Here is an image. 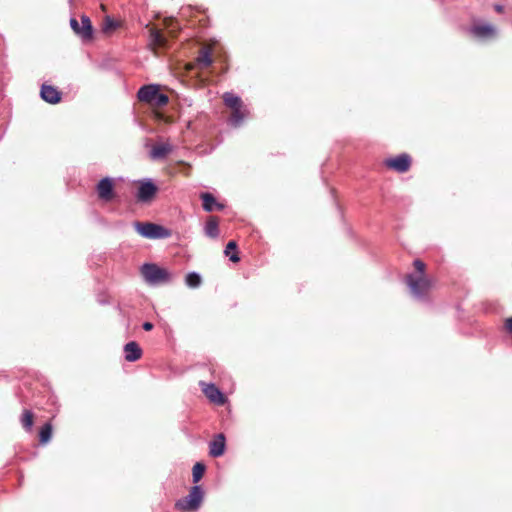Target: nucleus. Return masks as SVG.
<instances>
[{
    "instance_id": "obj_1",
    "label": "nucleus",
    "mask_w": 512,
    "mask_h": 512,
    "mask_svg": "<svg viewBox=\"0 0 512 512\" xmlns=\"http://www.w3.org/2000/svg\"><path fill=\"white\" fill-rule=\"evenodd\" d=\"M413 267L415 272L406 276V284L414 296L424 298L432 290L434 282L426 275V264L422 260L415 259Z\"/></svg>"
},
{
    "instance_id": "obj_2",
    "label": "nucleus",
    "mask_w": 512,
    "mask_h": 512,
    "mask_svg": "<svg viewBox=\"0 0 512 512\" xmlns=\"http://www.w3.org/2000/svg\"><path fill=\"white\" fill-rule=\"evenodd\" d=\"M204 498V492L200 486H193L189 494L175 503V508L182 512L196 511Z\"/></svg>"
},
{
    "instance_id": "obj_3",
    "label": "nucleus",
    "mask_w": 512,
    "mask_h": 512,
    "mask_svg": "<svg viewBox=\"0 0 512 512\" xmlns=\"http://www.w3.org/2000/svg\"><path fill=\"white\" fill-rule=\"evenodd\" d=\"M138 98L142 102H146L153 107L160 108L168 104V96L160 93L154 85H147L140 88Z\"/></svg>"
},
{
    "instance_id": "obj_4",
    "label": "nucleus",
    "mask_w": 512,
    "mask_h": 512,
    "mask_svg": "<svg viewBox=\"0 0 512 512\" xmlns=\"http://www.w3.org/2000/svg\"><path fill=\"white\" fill-rule=\"evenodd\" d=\"M141 274L150 284L166 283L171 280V274L167 269L152 263L144 264L141 267Z\"/></svg>"
},
{
    "instance_id": "obj_5",
    "label": "nucleus",
    "mask_w": 512,
    "mask_h": 512,
    "mask_svg": "<svg viewBox=\"0 0 512 512\" xmlns=\"http://www.w3.org/2000/svg\"><path fill=\"white\" fill-rule=\"evenodd\" d=\"M213 63V48L211 45H203L198 50V54L194 61L186 64L187 71L204 70L210 67Z\"/></svg>"
},
{
    "instance_id": "obj_6",
    "label": "nucleus",
    "mask_w": 512,
    "mask_h": 512,
    "mask_svg": "<svg viewBox=\"0 0 512 512\" xmlns=\"http://www.w3.org/2000/svg\"><path fill=\"white\" fill-rule=\"evenodd\" d=\"M136 231L143 237L149 239L166 238L170 236V232L163 226L149 222H135Z\"/></svg>"
},
{
    "instance_id": "obj_7",
    "label": "nucleus",
    "mask_w": 512,
    "mask_h": 512,
    "mask_svg": "<svg viewBox=\"0 0 512 512\" xmlns=\"http://www.w3.org/2000/svg\"><path fill=\"white\" fill-rule=\"evenodd\" d=\"M384 165L390 170L398 173L408 172L412 165V158L407 153H402L396 157L387 158L384 160Z\"/></svg>"
},
{
    "instance_id": "obj_8",
    "label": "nucleus",
    "mask_w": 512,
    "mask_h": 512,
    "mask_svg": "<svg viewBox=\"0 0 512 512\" xmlns=\"http://www.w3.org/2000/svg\"><path fill=\"white\" fill-rule=\"evenodd\" d=\"M149 29V46L156 53L159 49L168 47V37L156 26L147 25Z\"/></svg>"
},
{
    "instance_id": "obj_9",
    "label": "nucleus",
    "mask_w": 512,
    "mask_h": 512,
    "mask_svg": "<svg viewBox=\"0 0 512 512\" xmlns=\"http://www.w3.org/2000/svg\"><path fill=\"white\" fill-rule=\"evenodd\" d=\"M70 26L83 40H90L92 38L93 28L89 17L85 15L81 16V23L75 18H72L70 20Z\"/></svg>"
},
{
    "instance_id": "obj_10",
    "label": "nucleus",
    "mask_w": 512,
    "mask_h": 512,
    "mask_svg": "<svg viewBox=\"0 0 512 512\" xmlns=\"http://www.w3.org/2000/svg\"><path fill=\"white\" fill-rule=\"evenodd\" d=\"M158 192V187L151 181L145 180L139 182L137 200L142 203L151 202Z\"/></svg>"
},
{
    "instance_id": "obj_11",
    "label": "nucleus",
    "mask_w": 512,
    "mask_h": 512,
    "mask_svg": "<svg viewBox=\"0 0 512 512\" xmlns=\"http://www.w3.org/2000/svg\"><path fill=\"white\" fill-rule=\"evenodd\" d=\"M203 394L209 399L210 402L216 405H224L226 402L225 395L214 385L208 384L204 381H200Z\"/></svg>"
},
{
    "instance_id": "obj_12",
    "label": "nucleus",
    "mask_w": 512,
    "mask_h": 512,
    "mask_svg": "<svg viewBox=\"0 0 512 512\" xmlns=\"http://www.w3.org/2000/svg\"><path fill=\"white\" fill-rule=\"evenodd\" d=\"M98 197L106 202L114 198V182L111 178H103L97 184Z\"/></svg>"
},
{
    "instance_id": "obj_13",
    "label": "nucleus",
    "mask_w": 512,
    "mask_h": 512,
    "mask_svg": "<svg viewBox=\"0 0 512 512\" xmlns=\"http://www.w3.org/2000/svg\"><path fill=\"white\" fill-rule=\"evenodd\" d=\"M471 34L479 39H492L496 36V27L492 24H476L471 28Z\"/></svg>"
},
{
    "instance_id": "obj_14",
    "label": "nucleus",
    "mask_w": 512,
    "mask_h": 512,
    "mask_svg": "<svg viewBox=\"0 0 512 512\" xmlns=\"http://www.w3.org/2000/svg\"><path fill=\"white\" fill-rule=\"evenodd\" d=\"M41 98L49 104H57L61 101V92L54 86L43 84L40 91Z\"/></svg>"
},
{
    "instance_id": "obj_15",
    "label": "nucleus",
    "mask_w": 512,
    "mask_h": 512,
    "mask_svg": "<svg viewBox=\"0 0 512 512\" xmlns=\"http://www.w3.org/2000/svg\"><path fill=\"white\" fill-rule=\"evenodd\" d=\"M173 151V147L169 143H157L152 146L150 158L160 160L166 158Z\"/></svg>"
},
{
    "instance_id": "obj_16",
    "label": "nucleus",
    "mask_w": 512,
    "mask_h": 512,
    "mask_svg": "<svg viewBox=\"0 0 512 512\" xmlns=\"http://www.w3.org/2000/svg\"><path fill=\"white\" fill-rule=\"evenodd\" d=\"M125 360L128 362H134L142 357V349L139 344L135 341L128 342L124 346Z\"/></svg>"
},
{
    "instance_id": "obj_17",
    "label": "nucleus",
    "mask_w": 512,
    "mask_h": 512,
    "mask_svg": "<svg viewBox=\"0 0 512 512\" xmlns=\"http://www.w3.org/2000/svg\"><path fill=\"white\" fill-rule=\"evenodd\" d=\"M202 199L203 209L207 212H212L214 210H223L224 204L217 202L216 198L211 193H202L200 195Z\"/></svg>"
},
{
    "instance_id": "obj_18",
    "label": "nucleus",
    "mask_w": 512,
    "mask_h": 512,
    "mask_svg": "<svg viewBox=\"0 0 512 512\" xmlns=\"http://www.w3.org/2000/svg\"><path fill=\"white\" fill-rule=\"evenodd\" d=\"M209 454L212 457H219L225 451V437L222 433L215 436L213 441L210 442Z\"/></svg>"
},
{
    "instance_id": "obj_19",
    "label": "nucleus",
    "mask_w": 512,
    "mask_h": 512,
    "mask_svg": "<svg viewBox=\"0 0 512 512\" xmlns=\"http://www.w3.org/2000/svg\"><path fill=\"white\" fill-rule=\"evenodd\" d=\"M219 219L216 216H210L205 225V234L210 238L219 236Z\"/></svg>"
},
{
    "instance_id": "obj_20",
    "label": "nucleus",
    "mask_w": 512,
    "mask_h": 512,
    "mask_svg": "<svg viewBox=\"0 0 512 512\" xmlns=\"http://www.w3.org/2000/svg\"><path fill=\"white\" fill-rule=\"evenodd\" d=\"M246 115L247 111L242 103L240 107L231 109L230 121L234 126H239Z\"/></svg>"
},
{
    "instance_id": "obj_21",
    "label": "nucleus",
    "mask_w": 512,
    "mask_h": 512,
    "mask_svg": "<svg viewBox=\"0 0 512 512\" xmlns=\"http://www.w3.org/2000/svg\"><path fill=\"white\" fill-rule=\"evenodd\" d=\"M163 25H164L165 29L167 30L169 37H171V38L177 37V35L180 31V26H179L177 20H175L174 18H165L163 20Z\"/></svg>"
},
{
    "instance_id": "obj_22",
    "label": "nucleus",
    "mask_w": 512,
    "mask_h": 512,
    "mask_svg": "<svg viewBox=\"0 0 512 512\" xmlns=\"http://www.w3.org/2000/svg\"><path fill=\"white\" fill-rule=\"evenodd\" d=\"M35 420V415L32 411L25 409L21 415V424L25 431L30 432L32 430Z\"/></svg>"
},
{
    "instance_id": "obj_23",
    "label": "nucleus",
    "mask_w": 512,
    "mask_h": 512,
    "mask_svg": "<svg viewBox=\"0 0 512 512\" xmlns=\"http://www.w3.org/2000/svg\"><path fill=\"white\" fill-rule=\"evenodd\" d=\"M53 428L50 423L43 425L39 431V443L42 445L47 444L52 438Z\"/></svg>"
},
{
    "instance_id": "obj_24",
    "label": "nucleus",
    "mask_w": 512,
    "mask_h": 512,
    "mask_svg": "<svg viewBox=\"0 0 512 512\" xmlns=\"http://www.w3.org/2000/svg\"><path fill=\"white\" fill-rule=\"evenodd\" d=\"M120 26V22L114 20L110 16H106L103 20L102 24V31L105 34H111L113 31H115Z\"/></svg>"
},
{
    "instance_id": "obj_25",
    "label": "nucleus",
    "mask_w": 512,
    "mask_h": 512,
    "mask_svg": "<svg viewBox=\"0 0 512 512\" xmlns=\"http://www.w3.org/2000/svg\"><path fill=\"white\" fill-rule=\"evenodd\" d=\"M223 100L225 105L230 109L240 107V105L243 103L238 96L232 93H225L223 96Z\"/></svg>"
},
{
    "instance_id": "obj_26",
    "label": "nucleus",
    "mask_w": 512,
    "mask_h": 512,
    "mask_svg": "<svg viewBox=\"0 0 512 512\" xmlns=\"http://www.w3.org/2000/svg\"><path fill=\"white\" fill-rule=\"evenodd\" d=\"M205 470L206 466L203 463L197 462L194 464L192 469L193 483H198L202 479Z\"/></svg>"
},
{
    "instance_id": "obj_27",
    "label": "nucleus",
    "mask_w": 512,
    "mask_h": 512,
    "mask_svg": "<svg viewBox=\"0 0 512 512\" xmlns=\"http://www.w3.org/2000/svg\"><path fill=\"white\" fill-rule=\"evenodd\" d=\"M237 248V244L235 241H229L225 248V254L229 257V259L236 263L240 260L238 255L236 253H231L232 251H235Z\"/></svg>"
},
{
    "instance_id": "obj_28",
    "label": "nucleus",
    "mask_w": 512,
    "mask_h": 512,
    "mask_svg": "<svg viewBox=\"0 0 512 512\" xmlns=\"http://www.w3.org/2000/svg\"><path fill=\"white\" fill-rule=\"evenodd\" d=\"M200 283H201V278L197 273L192 272L186 276V284L189 287H192V288L198 287L200 285Z\"/></svg>"
},
{
    "instance_id": "obj_29",
    "label": "nucleus",
    "mask_w": 512,
    "mask_h": 512,
    "mask_svg": "<svg viewBox=\"0 0 512 512\" xmlns=\"http://www.w3.org/2000/svg\"><path fill=\"white\" fill-rule=\"evenodd\" d=\"M177 164H178V165H182V166L186 167V168H187V171H183V173H184V175H185V176H187V177H188V176H190L189 169L191 168V166H190V164H189V163H186L185 161L180 160V161H178V162H177Z\"/></svg>"
},
{
    "instance_id": "obj_30",
    "label": "nucleus",
    "mask_w": 512,
    "mask_h": 512,
    "mask_svg": "<svg viewBox=\"0 0 512 512\" xmlns=\"http://www.w3.org/2000/svg\"><path fill=\"white\" fill-rule=\"evenodd\" d=\"M505 329L512 334V317L505 320Z\"/></svg>"
},
{
    "instance_id": "obj_31",
    "label": "nucleus",
    "mask_w": 512,
    "mask_h": 512,
    "mask_svg": "<svg viewBox=\"0 0 512 512\" xmlns=\"http://www.w3.org/2000/svg\"><path fill=\"white\" fill-rule=\"evenodd\" d=\"M142 327L145 331H151L153 329V324L151 322H144Z\"/></svg>"
},
{
    "instance_id": "obj_32",
    "label": "nucleus",
    "mask_w": 512,
    "mask_h": 512,
    "mask_svg": "<svg viewBox=\"0 0 512 512\" xmlns=\"http://www.w3.org/2000/svg\"><path fill=\"white\" fill-rule=\"evenodd\" d=\"M494 9L496 12L498 13H503L504 12V6L500 5V4H495L494 5Z\"/></svg>"
},
{
    "instance_id": "obj_33",
    "label": "nucleus",
    "mask_w": 512,
    "mask_h": 512,
    "mask_svg": "<svg viewBox=\"0 0 512 512\" xmlns=\"http://www.w3.org/2000/svg\"><path fill=\"white\" fill-rule=\"evenodd\" d=\"M100 7H101V10H102V11H106V6H105L104 4H101V6H100Z\"/></svg>"
}]
</instances>
